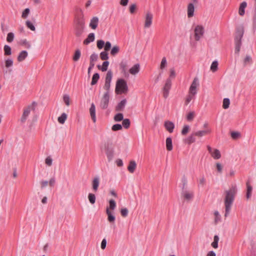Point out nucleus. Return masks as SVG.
<instances>
[{
	"mask_svg": "<svg viewBox=\"0 0 256 256\" xmlns=\"http://www.w3.org/2000/svg\"><path fill=\"white\" fill-rule=\"evenodd\" d=\"M237 192L238 188L236 184L232 185L228 190L224 191L225 196L224 203L225 206V217H227L230 214Z\"/></svg>",
	"mask_w": 256,
	"mask_h": 256,
	"instance_id": "obj_1",
	"label": "nucleus"
},
{
	"mask_svg": "<svg viewBox=\"0 0 256 256\" xmlns=\"http://www.w3.org/2000/svg\"><path fill=\"white\" fill-rule=\"evenodd\" d=\"M85 28V20L84 16L76 18L74 23V32L76 36L80 37L84 32Z\"/></svg>",
	"mask_w": 256,
	"mask_h": 256,
	"instance_id": "obj_2",
	"label": "nucleus"
},
{
	"mask_svg": "<svg viewBox=\"0 0 256 256\" xmlns=\"http://www.w3.org/2000/svg\"><path fill=\"white\" fill-rule=\"evenodd\" d=\"M244 34V28L242 26H240L236 29L234 36L235 53L238 54L242 46V38Z\"/></svg>",
	"mask_w": 256,
	"mask_h": 256,
	"instance_id": "obj_3",
	"label": "nucleus"
},
{
	"mask_svg": "<svg viewBox=\"0 0 256 256\" xmlns=\"http://www.w3.org/2000/svg\"><path fill=\"white\" fill-rule=\"evenodd\" d=\"M101 148L102 150L104 151L108 160L109 162L112 160L114 152V148L112 142L110 140L104 142Z\"/></svg>",
	"mask_w": 256,
	"mask_h": 256,
	"instance_id": "obj_4",
	"label": "nucleus"
},
{
	"mask_svg": "<svg viewBox=\"0 0 256 256\" xmlns=\"http://www.w3.org/2000/svg\"><path fill=\"white\" fill-rule=\"evenodd\" d=\"M128 91L126 81L124 79H118L116 82V92L117 94H125Z\"/></svg>",
	"mask_w": 256,
	"mask_h": 256,
	"instance_id": "obj_5",
	"label": "nucleus"
},
{
	"mask_svg": "<svg viewBox=\"0 0 256 256\" xmlns=\"http://www.w3.org/2000/svg\"><path fill=\"white\" fill-rule=\"evenodd\" d=\"M194 40L199 41L204 33V27L202 25H197L194 29Z\"/></svg>",
	"mask_w": 256,
	"mask_h": 256,
	"instance_id": "obj_6",
	"label": "nucleus"
},
{
	"mask_svg": "<svg viewBox=\"0 0 256 256\" xmlns=\"http://www.w3.org/2000/svg\"><path fill=\"white\" fill-rule=\"evenodd\" d=\"M112 77V72L111 70H109L106 74L105 78V84L104 86V88L106 90V92H108V94H110V82Z\"/></svg>",
	"mask_w": 256,
	"mask_h": 256,
	"instance_id": "obj_7",
	"label": "nucleus"
},
{
	"mask_svg": "<svg viewBox=\"0 0 256 256\" xmlns=\"http://www.w3.org/2000/svg\"><path fill=\"white\" fill-rule=\"evenodd\" d=\"M35 104L36 102H33L32 105L28 106L24 110L23 114L20 118V122L22 123H24L26 122L30 114V110H34V107L32 105Z\"/></svg>",
	"mask_w": 256,
	"mask_h": 256,
	"instance_id": "obj_8",
	"label": "nucleus"
},
{
	"mask_svg": "<svg viewBox=\"0 0 256 256\" xmlns=\"http://www.w3.org/2000/svg\"><path fill=\"white\" fill-rule=\"evenodd\" d=\"M110 101V94L105 92L100 100V106L102 109L105 110L108 108Z\"/></svg>",
	"mask_w": 256,
	"mask_h": 256,
	"instance_id": "obj_9",
	"label": "nucleus"
},
{
	"mask_svg": "<svg viewBox=\"0 0 256 256\" xmlns=\"http://www.w3.org/2000/svg\"><path fill=\"white\" fill-rule=\"evenodd\" d=\"M200 86L199 80L198 78L196 77L194 78L189 88L188 93L192 94H197V88Z\"/></svg>",
	"mask_w": 256,
	"mask_h": 256,
	"instance_id": "obj_10",
	"label": "nucleus"
},
{
	"mask_svg": "<svg viewBox=\"0 0 256 256\" xmlns=\"http://www.w3.org/2000/svg\"><path fill=\"white\" fill-rule=\"evenodd\" d=\"M172 86V80L170 78H168L166 81L165 84L163 88V96L166 98L168 97L169 94V90H170Z\"/></svg>",
	"mask_w": 256,
	"mask_h": 256,
	"instance_id": "obj_11",
	"label": "nucleus"
},
{
	"mask_svg": "<svg viewBox=\"0 0 256 256\" xmlns=\"http://www.w3.org/2000/svg\"><path fill=\"white\" fill-rule=\"evenodd\" d=\"M182 196L186 200L190 201L193 199L194 194L192 191L183 190L182 192Z\"/></svg>",
	"mask_w": 256,
	"mask_h": 256,
	"instance_id": "obj_12",
	"label": "nucleus"
},
{
	"mask_svg": "<svg viewBox=\"0 0 256 256\" xmlns=\"http://www.w3.org/2000/svg\"><path fill=\"white\" fill-rule=\"evenodd\" d=\"M153 18V15L150 12H148L146 14L144 26L146 28H150L152 24V20Z\"/></svg>",
	"mask_w": 256,
	"mask_h": 256,
	"instance_id": "obj_13",
	"label": "nucleus"
},
{
	"mask_svg": "<svg viewBox=\"0 0 256 256\" xmlns=\"http://www.w3.org/2000/svg\"><path fill=\"white\" fill-rule=\"evenodd\" d=\"M100 184V178L98 176H96L92 182V188L94 192H96Z\"/></svg>",
	"mask_w": 256,
	"mask_h": 256,
	"instance_id": "obj_14",
	"label": "nucleus"
},
{
	"mask_svg": "<svg viewBox=\"0 0 256 256\" xmlns=\"http://www.w3.org/2000/svg\"><path fill=\"white\" fill-rule=\"evenodd\" d=\"M164 127L166 130L170 133H172L174 131V122L170 121H166L164 124Z\"/></svg>",
	"mask_w": 256,
	"mask_h": 256,
	"instance_id": "obj_15",
	"label": "nucleus"
},
{
	"mask_svg": "<svg viewBox=\"0 0 256 256\" xmlns=\"http://www.w3.org/2000/svg\"><path fill=\"white\" fill-rule=\"evenodd\" d=\"M98 21H99V20H98V17H96V16L93 17L90 20L89 26L93 30L96 29L98 26Z\"/></svg>",
	"mask_w": 256,
	"mask_h": 256,
	"instance_id": "obj_16",
	"label": "nucleus"
},
{
	"mask_svg": "<svg viewBox=\"0 0 256 256\" xmlns=\"http://www.w3.org/2000/svg\"><path fill=\"white\" fill-rule=\"evenodd\" d=\"M90 115L94 122H96V107L94 103H92L90 108Z\"/></svg>",
	"mask_w": 256,
	"mask_h": 256,
	"instance_id": "obj_17",
	"label": "nucleus"
},
{
	"mask_svg": "<svg viewBox=\"0 0 256 256\" xmlns=\"http://www.w3.org/2000/svg\"><path fill=\"white\" fill-rule=\"evenodd\" d=\"M126 103V99L122 100L116 106V110L117 112L122 111Z\"/></svg>",
	"mask_w": 256,
	"mask_h": 256,
	"instance_id": "obj_18",
	"label": "nucleus"
},
{
	"mask_svg": "<svg viewBox=\"0 0 256 256\" xmlns=\"http://www.w3.org/2000/svg\"><path fill=\"white\" fill-rule=\"evenodd\" d=\"M140 70V65L139 64H136L130 69L129 72L130 74L136 75L139 72Z\"/></svg>",
	"mask_w": 256,
	"mask_h": 256,
	"instance_id": "obj_19",
	"label": "nucleus"
},
{
	"mask_svg": "<svg viewBox=\"0 0 256 256\" xmlns=\"http://www.w3.org/2000/svg\"><path fill=\"white\" fill-rule=\"evenodd\" d=\"M95 39V35L94 33H90L84 41V44L85 45L88 44L90 42H93Z\"/></svg>",
	"mask_w": 256,
	"mask_h": 256,
	"instance_id": "obj_20",
	"label": "nucleus"
},
{
	"mask_svg": "<svg viewBox=\"0 0 256 256\" xmlns=\"http://www.w3.org/2000/svg\"><path fill=\"white\" fill-rule=\"evenodd\" d=\"M106 214L108 216V220L110 223H113L114 222L116 218L112 214V212L109 210V208H106Z\"/></svg>",
	"mask_w": 256,
	"mask_h": 256,
	"instance_id": "obj_21",
	"label": "nucleus"
},
{
	"mask_svg": "<svg viewBox=\"0 0 256 256\" xmlns=\"http://www.w3.org/2000/svg\"><path fill=\"white\" fill-rule=\"evenodd\" d=\"M194 6L193 4L190 3L188 6V16L192 18L194 15Z\"/></svg>",
	"mask_w": 256,
	"mask_h": 256,
	"instance_id": "obj_22",
	"label": "nucleus"
},
{
	"mask_svg": "<svg viewBox=\"0 0 256 256\" xmlns=\"http://www.w3.org/2000/svg\"><path fill=\"white\" fill-rule=\"evenodd\" d=\"M28 53L26 50L22 51L18 56V62H21L24 60L28 56Z\"/></svg>",
	"mask_w": 256,
	"mask_h": 256,
	"instance_id": "obj_23",
	"label": "nucleus"
},
{
	"mask_svg": "<svg viewBox=\"0 0 256 256\" xmlns=\"http://www.w3.org/2000/svg\"><path fill=\"white\" fill-rule=\"evenodd\" d=\"M247 6V3L246 2H243L240 4L238 9V14L240 16H243L245 14V8Z\"/></svg>",
	"mask_w": 256,
	"mask_h": 256,
	"instance_id": "obj_24",
	"label": "nucleus"
},
{
	"mask_svg": "<svg viewBox=\"0 0 256 256\" xmlns=\"http://www.w3.org/2000/svg\"><path fill=\"white\" fill-rule=\"evenodd\" d=\"M136 164L135 161L131 160L130 161L129 165L128 167V170L130 173H133L136 170Z\"/></svg>",
	"mask_w": 256,
	"mask_h": 256,
	"instance_id": "obj_25",
	"label": "nucleus"
},
{
	"mask_svg": "<svg viewBox=\"0 0 256 256\" xmlns=\"http://www.w3.org/2000/svg\"><path fill=\"white\" fill-rule=\"evenodd\" d=\"M210 154L215 160H218L221 158L220 152L218 149H214L213 152Z\"/></svg>",
	"mask_w": 256,
	"mask_h": 256,
	"instance_id": "obj_26",
	"label": "nucleus"
},
{
	"mask_svg": "<svg viewBox=\"0 0 256 256\" xmlns=\"http://www.w3.org/2000/svg\"><path fill=\"white\" fill-rule=\"evenodd\" d=\"M109 65V62L108 60H106L103 62L102 66L98 65V69L100 70L102 72H106L108 70V67Z\"/></svg>",
	"mask_w": 256,
	"mask_h": 256,
	"instance_id": "obj_27",
	"label": "nucleus"
},
{
	"mask_svg": "<svg viewBox=\"0 0 256 256\" xmlns=\"http://www.w3.org/2000/svg\"><path fill=\"white\" fill-rule=\"evenodd\" d=\"M166 147L168 150L170 151L172 149V140L170 138L166 139Z\"/></svg>",
	"mask_w": 256,
	"mask_h": 256,
	"instance_id": "obj_28",
	"label": "nucleus"
},
{
	"mask_svg": "<svg viewBox=\"0 0 256 256\" xmlns=\"http://www.w3.org/2000/svg\"><path fill=\"white\" fill-rule=\"evenodd\" d=\"M210 130H200L198 132H193V134H194L196 136H198L199 137L202 136H203L206 134L208 133H210Z\"/></svg>",
	"mask_w": 256,
	"mask_h": 256,
	"instance_id": "obj_29",
	"label": "nucleus"
},
{
	"mask_svg": "<svg viewBox=\"0 0 256 256\" xmlns=\"http://www.w3.org/2000/svg\"><path fill=\"white\" fill-rule=\"evenodd\" d=\"M218 62L217 60L214 61L210 66V70L213 72H216L218 70Z\"/></svg>",
	"mask_w": 256,
	"mask_h": 256,
	"instance_id": "obj_30",
	"label": "nucleus"
},
{
	"mask_svg": "<svg viewBox=\"0 0 256 256\" xmlns=\"http://www.w3.org/2000/svg\"><path fill=\"white\" fill-rule=\"evenodd\" d=\"M81 56V52L79 49L76 50L75 51L74 55L72 58V60L74 62H77L80 59Z\"/></svg>",
	"mask_w": 256,
	"mask_h": 256,
	"instance_id": "obj_31",
	"label": "nucleus"
},
{
	"mask_svg": "<svg viewBox=\"0 0 256 256\" xmlns=\"http://www.w3.org/2000/svg\"><path fill=\"white\" fill-rule=\"evenodd\" d=\"M246 186H247V190H246V198L248 200L251 197L252 188L250 185L248 184V183L246 184Z\"/></svg>",
	"mask_w": 256,
	"mask_h": 256,
	"instance_id": "obj_32",
	"label": "nucleus"
},
{
	"mask_svg": "<svg viewBox=\"0 0 256 256\" xmlns=\"http://www.w3.org/2000/svg\"><path fill=\"white\" fill-rule=\"evenodd\" d=\"M100 78V75L98 73H95L92 78V80L91 82V85L93 86L96 84L98 80Z\"/></svg>",
	"mask_w": 256,
	"mask_h": 256,
	"instance_id": "obj_33",
	"label": "nucleus"
},
{
	"mask_svg": "<svg viewBox=\"0 0 256 256\" xmlns=\"http://www.w3.org/2000/svg\"><path fill=\"white\" fill-rule=\"evenodd\" d=\"M67 114L66 113H62V115L58 118V122L61 124H64L66 120Z\"/></svg>",
	"mask_w": 256,
	"mask_h": 256,
	"instance_id": "obj_34",
	"label": "nucleus"
},
{
	"mask_svg": "<svg viewBox=\"0 0 256 256\" xmlns=\"http://www.w3.org/2000/svg\"><path fill=\"white\" fill-rule=\"evenodd\" d=\"M120 52V48L118 46H114L110 51V54L112 56H115Z\"/></svg>",
	"mask_w": 256,
	"mask_h": 256,
	"instance_id": "obj_35",
	"label": "nucleus"
},
{
	"mask_svg": "<svg viewBox=\"0 0 256 256\" xmlns=\"http://www.w3.org/2000/svg\"><path fill=\"white\" fill-rule=\"evenodd\" d=\"M167 64H168V63H167V60H166V58L163 57L162 60L160 64V69L162 70L164 68H165L166 67Z\"/></svg>",
	"mask_w": 256,
	"mask_h": 256,
	"instance_id": "obj_36",
	"label": "nucleus"
},
{
	"mask_svg": "<svg viewBox=\"0 0 256 256\" xmlns=\"http://www.w3.org/2000/svg\"><path fill=\"white\" fill-rule=\"evenodd\" d=\"M218 236L217 235H215L214 238V242L212 243V246L214 248H218Z\"/></svg>",
	"mask_w": 256,
	"mask_h": 256,
	"instance_id": "obj_37",
	"label": "nucleus"
},
{
	"mask_svg": "<svg viewBox=\"0 0 256 256\" xmlns=\"http://www.w3.org/2000/svg\"><path fill=\"white\" fill-rule=\"evenodd\" d=\"M88 199L90 202L93 204L96 202V197L94 194L92 193H90L88 194Z\"/></svg>",
	"mask_w": 256,
	"mask_h": 256,
	"instance_id": "obj_38",
	"label": "nucleus"
},
{
	"mask_svg": "<svg viewBox=\"0 0 256 256\" xmlns=\"http://www.w3.org/2000/svg\"><path fill=\"white\" fill-rule=\"evenodd\" d=\"M4 55L6 56H10L12 54V49L8 45H5L4 46Z\"/></svg>",
	"mask_w": 256,
	"mask_h": 256,
	"instance_id": "obj_39",
	"label": "nucleus"
},
{
	"mask_svg": "<svg viewBox=\"0 0 256 256\" xmlns=\"http://www.w3.org/2000/svg\"><path fill=\"white\" fill-rule=\"evenodd\" d=\"M100 58L102 60H107L109 58L108 52H102L100 53Z\"/></svg>",
	"mask_w": 256,
	"mask_h": 256,
	"instance_id": "obj_40",
	"label": "nucleus"
},
{
	"mask_svg": "<svg viewBox=\"0 0 256 256\" xmlns=\"http://www.w3.org/2000/svg\"><path fill=\"white\" fill-rule=\"evenodd\" d=\"M230 104V99L228 98H224L223 100L222 107L224 109H227L229 108Z\"/></svg>",
	"mask_w": 256,
	"mask_h": 256,
	"instance_id": "obj_41",
	"label": "nucleus"
},
{
	"mask_svg": "<svg viewBox=\"0 0 256 256\" xmlns=\"http://www.w3.org/2000/svg\"><path fill=\"white\" fill-rule=\"evenodd\" d=\"M116 208V202L114 200L111 199L109 200V210H114Z\"/></svg>",
	"mask_w": 256,
	"mask_h": 256,
	"instance_id": "obj_42",
	"label": "nucleus"
},
{
	"mask_svg": "<svg viewBox=\"0 0 256 256\" xmlns=\"http://www.w3.org/2000/svg\"><path fill=\"white\" fill-rule=\"evenodd\" d=\"M124 120V116L122 113H118L114 116V120L116 122H120Z\"/></svg>",
	"mask_w": 256,
	"mask_h": 256,
	"instance_id": "obj_43",
	"label": "nucleus"
},
{
	"mask_svg": "<svg viewBox=\"0 0 256 256\" xmlns=\"http://www.w3.org/2000/svg\"><path fill=\"white\" fill-rule=\"evenodd\" d=\"M26 25L30 30H32V31H34L35 30L36 28H35L34 26L30 20H27L26 22Z\"/></svg>",
	"mask_w": 256,
	"mask_h": 256,
	"instance_id": "obj_44",
	"label": "nucleus"
},
{
	"mask_svg": "<svg viewBox=\"0 0 256 256\" xmlns=\"http://www.w3.org/2000/svg\"><path fill=\"white\" fill-rule=\"evenodd\" d=\"M195 95L196 94H192L188 93V95L187 96L186 99L185 104L186 105L188 104V103L192 100L194 98Z\"/></svg>",
	"mask_w": 256,
	"mask_h": 256,
	"instance_id": "obj_45",
	"label": "nucleus"
},
{
	"mask_svg": "<svg viewBox=\"0 0 256 256\" xmlns=\"http://www.w3.org/2000/svg\"><path fill=\"white\" fill-rule=\"evenodd\" d=\"M30 13V10L28 8H26L22 12V17L23 18H26Z\"/></svg>",
	"mask_w": 256,
	"mask_h": 256,
	"instance_id": "obj_46",
	"label": "nucleus"
},
{
	"mask_svg": "<svg viewBox=\"0 0 256 256\" xmlns=\"http://www.w3.org/2000/svg\"><path fill=\"white\" fill-rule=\"evenodd\" d=\"M130 120L128 118L123 120L122 126L125 128H128L130 126Z\"/></svg>",
	"mask_w": 256,
	"mask_h": 256,
	"instance_id": "obj_47",
	"label": "nucleus"
},
{
	"mask_svg": "<svg viewBox=\"0 0 256 256\" xmlns=\"http://www.w3.org/2000/svg\"><path fill=\"white\" fill-rule=\"evenodd\" d=\"M14 34L13 32H9L8 34L7 38H6V40L8 42H11L14 40Z\"/></svg>",
	"mask_w": 256,
	"mask_h": 256,
	"instance_id": "obj_48",
	"label": "nucleus"
},
{
	"mask_svg": "<svg viewBox=\"0 0 256 256\" xmlns=\"http://www.w3.org/2000/svg\"><path fill=\"white\" fill-rule=\"evenodd\" d=\"M104 42L103 40H98L96 42V46L98 49H102L104 46Z\"/></svg>",
	"mask_w": 256,
	"mask_h": 256,
	"instance_id": "obj_49",
	"label": "nucleus"
},
{
	"mask_svg": "<svg viewBox=\"0 0 256 256\" xmlns=\"http://www.w3.org/2000/svg\"><path fill=\"white\" fill-rule=\"evenodd\" d=\"M194 135L193 134H192L191 136H190L186 138V140L187 143H188V144H190L196 141V138L194 137Z\"/></svg>",
	"mask_w": 256,
	"mask_h": 256,
	"instance_id": "obj_50",
	"label": "nucleus"
},
{
	"mask_svg": "<svg viewBox=\"0 0 256 256\" xmlns=\"http://www.w3.org/2000/svg\"><path fill=\"white\" fill-rule=\"evenodd\" d=\"M122 129V126L120 124H115L112 126V130L113 131H117Z\"/></svg>",
	"mask_w": 256,
	"mask_h": 256,
	"instance_id": "obj_51",
	"label": "nucleus"
},
{
	"mask_svg": "<svg viewBox=\"0 0 256 256\" xmlns=\"http://www.w3.org/2000/svg\"><path fill=\"white\" fill-rule=\"evenodd\" d=\"M98 54L94 52L90 56V61L92 62H94L98 60Z\"/></svg>",
	"mask_w": 256,
	"mask_h": 256,
	"instance_id": "obj_52",
	"label": "nucleus"
},
{
	"mask_svg": "<svg viewBox=\"0 0 256 256\" xmlns=\"http://www.w3.org/2000/svg\"><path fill=\"white\" fill-rule=\"evenodd\" d=\"M63 100L67 106L70 105V96L68 95L64 94L63 96Z\"/></svg>",
	"mask_w": 256,
	"mask_h": 256,
	"instance_id": "obj_53",
	"label": "nucleus"
},
{
	"mask_svg": "<svg viewBox=\"0 0 256 256\" xmlns=\"http://www.w3.org/2000/svg\"><path fill=\"white\" fill-rule=\"evenodd\" d=\"M128 210L126 208H122L120 210V214L123 217L127 216L128 215Z\"/></svg>",
	"mask_w": 256,
	"mask_h": 256,
	"instance_id": "obj_54",
	"label": "nucleus"
},
{
	"mask_svg": "<svg viewBox=\"0 0 256 256\" xmlns=\"http://www.w3.org/2000/svg\"><path fill=\"white\" fill-rule=\"evenodd\" d=\"M189 130L190 126L188 125H185L182 130V134L184 136L186 135L188 132Z\"/></svg>",
	"mask_w": 256,
	"mask_h": 256,
	"instance_id": "obj_55",
	"label": "nucleus"
},
{
	"mask_svg": "<svg viewBox=\"0 0 256 256\" xmlns=\"http://www.w3.org/2000/svg\"><path fill=\"white\" fill-rule=\"evenodd\" d=\"M111 47H112L111 43L110 42H106L104 44V51H106V52L110 50V48H111Z\"/></svg>",
	"mask_w": 256,
	"mask_h": 256,
	"instance_id": "obj_56",
	"label": "nucleus"
},
{
	"mask_svg": "<svg viewBox=\"0 0 256 256\" xmlns=\"http://www.w3.org/2000/svg\"><path fill=\"white\" fill-rule=\"evenodd\" d=\"M194 112H189L187 116H186V119L188 121H192L194 118Z\"/></svg>",
	"mask_w": 256,
	"mask_h": 256,
	"instance_id": "obj_57",
	"label": "nucleus"
},
{
	"mask_svg": "<svg viewBox=\"0 0 256 256\" xmlns=\"http://www.w3.org/2000/svg\"><path fill=\"white\" fill-rule=\"evenodd\" d=\"M214 214L216 216L214 220L215 222L217 223L220 220V216L218 211H215L214 212Z\"/></svg>",
	"mask_w": 256,
	"mask_h": 256,
	"instance_id": "obj_58",
	"label": "nucleus"
},
{
	"mask_svg": "<svg viewBox=\"0 0 256 256\" xmlns=\"http://www.w3.org/2000/svg\"><path fill=\"white\" fill-rule=\"evenodd\" d=\"M5 64L6 68L10 67L13 64V60L12 59L8 58L6 60Z\"/></svg>",
	"mask_w": 256,
	"mask_h": 256,
	"instance_id": "obj_59",
	"label": "nucleus"
},
{
	"mask_svg": "<svg viewBox=\"0 0 256 256\" xmlns=\"http://www.w3.org/2000/svg\"><path fill=\"white\" fill-rule=\"evenodd\" d=\"M45 162H46V164L48 166H51L52 165V158H51V157H50V156H48V157L46 158Z\"/></svg>",
	"mask_w": 256,
	"mask_h": 256,
	"instance_id": "obj_60",
	"label": "nucleus"
},
{
	"mask_svg": "<svg viewBox=\"0 0 256 256\" xmlns=\"http://www.w3.org/2000/svg\"><path fill=\"white\" fill-rule=\"evenodd\" d=\"M251 62H252L251 57L250 56H246L244 60V65L246 66L248 64L250 63Z\"/></svg>",
	"mask_w": 256,
	"mask_h": 256,
	"instance_id": "obj_61",
	"label": "nucleus"
},
{
	"mask_svg": "<svg viewBox=\"0 0 256 256\" xmlns=\"http://www.w3.org/2000/svg\"><path fill=\"white\" fill-rule=\"evenodd\" d=\"M127 64L126 62H122L120 64V68L123 72L126 70Z\"/></svg>",
	"mask_w": 256,
	"mask_h": 256,
	"instance_id": "obj_62",
	"label": "nucleus"
},
{
	"mask_svg": "<svg viewBox=\"0 0 256 256\" xmlns=\"http://www.w3.org/2000/svg\"><path fill=\"white\" fill-rule=\"evenodd\" d=\"M240 136V133L238 132H233L231 133V136L234 139H236Z\"/></svg>",
	"mask_w": 256,
	"mask_h": 256,
	"instance_id": "obj_63",
	"label": "nucleus"
},
{
	"mask_svg": "<svg viewBox=\"0 0 256 256\" xmlns=\"http://www.w3.org/2000/svg\"><path fill=\"white\" fill-rule=\"evenodd\" d=\"M22 44L25 45L26 46V48H30L31 47L30 43L28 42L26 39L22 40Z\"/></svg>",
	"mask_w": 256,
	"mask_h": 256,
	"instance_id": "obj_64",
	"label": "nucleus"
}]
</instances>
